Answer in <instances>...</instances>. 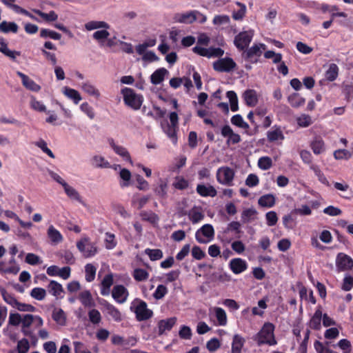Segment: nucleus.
I'll return each mask as SVG.
<instances>
[{
    "instance_id": "nucleus-61",
    "label": "nucleus",
    "mask_w": 353,
    "mask_h": 353,
    "mask_svg": "<svg viewBox=\"0 0 353 353\" xmlns=\"http://www.w3.org/2000/svg\"><path fill=\"white\" fill-rule=\"evenodd\" d=\"M265 59H273L274 63H281L282 61V54L281 53H276L272 50H268L264 53Z\"/></svg>"
},
{
    "instance_id": "nucleus-31",
    "label": "nucleus",
    "mask_w": 353,
    "mask_h": 353,
    "mask_svg": "<svg viewBox=\"0 0 353 353\" xmlns=\"http://www.w3.org/2000/svg\"><path fill=\"white\" fill-rule=\"evenodd\" d=\"M150 199V196L149 195L143 196L141 197H140L138 194L134 195L131 201L132 206L137 208V210H141L146 205Z\"/></svg>"
},
{
    "instance_id": "nucleus-6",
    "label": "nucleus",
    "mask_w": 353,
    "mask_h": 353,
    "mask_svg": "<svg viewBox=\"0 0 353 353\" xmlns=\"http://www.w3.org/2000/svg\"><path fill=\"white\" fill-rule=\"evenodd\" d=\"M236 68V63L230 57L221 58L213 63V68L219 72H230Z\"/></svg>"
},
{
    "instance_id": "nucleus-5",
    "label": "nucleus",
    "mask_w": 353,
    "mask_h": 353,
    "mask_svg": "<svg viewBox=\"0 0 353 353\" xmlns=\"http://www.w3.org/2000/svg\"><path fill=\"white\" fill-rule=\"evenodd\" d=\"M214 236V230L211 224L203 225L195 234V239L199 243H208Z\"/></svg>"
},
{
    "instance_id": "nucleus-23",
    "label": "nucleus",
    "mask_w": 353,
    "mask_h": 353,
    "mask_svg": "<svg viewBox=\"0 0 353 353\" xmlns=\"http://www.w3.org/2000/svg\"><path fill=\"white\" fill-rule=\"evenodd\" d=\"M189 219L192 223H197L202 221L205 215L202 212L201 207L194 206L188 214Z\"/></svg>"
},
{
    "instance_id": "nucleus-28",
    "label": "nucleus",
    "mask_w": 353,
    "mask_h": 353,
    "mask_svg": "<svg viewBox=\"0 0 353 353\" xmlns=\"http://www.w3.org/2000/svg\"><path fill=\"white\" fill-rule=\"evenodd\" d=\"M52 319L60 325L66 324V315L61 308L55 307L52 314Z\"/></svg>"
},
{
    "instance_id": "nucleus-53",
    "label": "nucleus",
    "mask_w": 353,
    "mask_h": 353,
    "mask_svg": "<svg viewBox=\"0 0 353 353\" xmlns=\"http://www.w3.org/2000/svg\"><path fill=\"white\" fill-rule=\"evenodd\" d=\"M96 268L90 264L88 263L85 266V280L88 282H92L94 281L96 274Z\"/></svg>"
},
{
    "instance_id": "nucleus-62",
    "label": "nucleus",
    "mask_w": 353,
    "mask_h": 353,
    "mask_svg": "<svg viewBox=\"0 0 353 353\" xmlns=\"http://www.w3.org/2000/svg\"><path fill=\"white\" fill-rule=\"evenodd\" d=\"M105 248L108 250H112L117 245V241H115V236L113 234L107 232L105 234Z\"/></svg>"
},
{
    "instance_id": "nucleus-30",
    "label": "nucleus",
    "mask_w": 353,
    "mask_h": 353,
    "mask_svg": "<svg viewBox=\"0 0 353 353\" xmlns=\"http://www.w3.org/2000/svg\"><path fill=\"white\" fill-rule=\"evenodd\" d=\"M276 198L272 194H267L261 196L258 201L260 206L264 208H272L275 205Z\"/></svg>"
},
{
    "instance_id": "nucleus-4",
    "label": "nucleus",
    "mask_w": 353,
    "mask_h": 353,
    "mask_svg": "<svg viewBox=\"0 0 353 353\" xmlns=\"http://www.w3.org/2000/svg\"><path fill=\"white\" fill-rule=\"evenodd\" d=\"M133 312L135 314L136 319L138 321H144L151 319L153 315V311L148 307V304L145 301L136 299L134 302Z\"/></svg>"
},
{
    "instance_id": "nucleus-48",
    "label": "nucleus",
    "mask_w": 353,
    "mask_h": 353,
    "mask_svg": "<svg viewBox=\"0 0 353 353\" xmlns=\"http://www.w3.org/2000/svg\"><path fill=\"white\" fill-rule=\"evenodd\" d=\"M231 123L232 125L239 128L247 130L250 128L249 125L244 121L241 114H235L231 118Z\"/></svg>"
},
{
    "instance_id": "nucleus-16",
    "label": "nucleus",
    "mask_w": 353,
    "mask_h": 353,
    "mask_svg": "<svg viewBox=\"0 0 353 353\" xmlns=\"http://www.w3.org/2000/svg\"><path fill=\"white\" fill-rule=\"evenodd\" d=\"M101 304L103 306L106 312L110 315L112 319L116 322H120L122 320L121 312L112 304L108 302L106 300L103 299Z\"/></svg>"
},
{
    "instance_id": "nucleus-63",
    "label": "nucleus",
    "mask_w": 353,
    "mask_h": 353,
    "mask_svg": "<svg viewBox=\"0 0 353 353\" xmlns=\"http://www.w3.org/2000/svg\"><path fill=\"white\" fill-rule=\"evenodd\" d=\"M168 288L164 285H159L153 293V296L155 299L159 300L163 298L168 293Z\"/></svg>"
},
{
    "instance_id": "nucleus-36",
    "label": "nucleus",
    "mask_w": 353,
    "mask_h": 353,
    "mask_svg": "<svg viewBox=\"0 0 353 353\" xmlns=\"http://www.w3.org/2000/svg\"><path fill=\"white\" fill-rule=\"evenodd\" d=\"M85 28L88 31L99 28L109 29L110 25L103 21H90L85 24Z\"/></svg>"
},
{
    "instance_id": "nucleus-60",
    "label": "nucleus",
    "mask_w": 353,
    "mask_h": 353,
    "mask_svg": "<svg viewBox=\"0 0 353 353\" xmlns=\"http://www.w3.org/2000/svg\"><path fill=\"white\" fill-rule=\"evenodd\" d=\"M30 107L34 110L43 112L46 111V107L42 102L37 101L34 97H31Z\"/></svg>"
},
{
    "instance_id": "nucleus-34",
    "label": "nucleus",
    "mask_w": 353,
    "mask_h": 353,
    "mask_svg": "<svg viewBox=\"0 0 353 353\" xmlns=\"http://www.w3.org/2000/svg\"><path fill=\"white\" fill-rule=\"evenodd\" d=\"M48 236L53 243H59L63 241V236L61 232L53 225H50L48 229Z\"/></svg>"
},
{
    "instance_id": "nucleus-50",
    "label": "nucleus",
    "mask_w": 353,
    "mask_h": 353,
    "mask_svg": "<svg viewBox=\"0 0 353 353\" xmlns=\"http://www.w3.org/2000/svg\"><path fill=\"white\" fill-rule=\"evenodd\" d=\"M145 253L151 261H157L163 257V252L159 249L147 248L145 250Z\"/></svg>"
},
{
    "instance_id": "nucleus-42",
    "label": "nucleus",
    "mask_w": 353,
    "mask_h": 353,
    "mask_svg": "<svg viewBox=\"0 0 353 353\" xmlns=\"http://www.w3.org/2000/svg\"><path fill=\"white\" fill-rule=\"evenodd\" d=\"M110 36V32L106 30H101L94 32L92 38L97 41L101 46H104V40Z\"/></svg>"
},
{
    "instance_id": "nucleus-3",
    "label": "nucleus",
    "mask_w": 353,
    "mask_h": 353,
    "mask_svg": "<svg viewBox=\"0 0 353 353\" xmlns=\"http://www.w3.org/2000/svg\"><path fill=\"white\" fill-rule=\"evenodd\" d=\"M175 22L191 24L196 21L203 23L206 21L207 17L198 10H191L184 13H176L174 16Z\"/></svg>"
},
{
    "instance_id": "nucleus-2",
    "label": "nucleus",
    "mask_w": 353,
    "mask_h": 353,
    "mask_svg": "<svg viewBox=\"0 0 353 353\" xmlns=\"http://www.w3.org/2000/svg\"><path fill=\"white\" fill-rule=\"evenodd\" d=\"M125 104L134 110H139L143 102V97L137 94L134 90L130 88H124L121 90Z\"/></svg>"
},
{
    "instance_id": "nucleus-59",
    "label": "nucleus",
    "mask_w": 353,
    "mask_h": 353,
    "mask_svg": "<svg viewBox=\"0 0 353 353\" xmlns=\"http://www.w3.org/2000/svg\"><path fill=\"white\" fill-rule=\"evenodd\" d=\"M296 121L297 124L301 128H307L312 123L311 117L305 114L298 117Z\"/></svg>"
},
{
    "instance_id": "nucleus-32",
    "label": "nucleus",
    "mask_w": 353,
    "mask_h": 353,
    "mask_svg": "<svg viewBox=\"0 0 353 353\" xmlns=\"http://www.w3.org/2000/svg\"><path fill=\"white\" fill-rule=\"evenodd\" d=\"M178 128L179 126L172 125L169 123H167L166 125L163 127V132L171 139L174 144H176L177 143L176 130Z\"/></svg>"
},
{
    "instance_id": "nucleus-40",
    "label": "nucleus",
    "mask_w": 353,
    "mask_h": 353,
    "mask_svg": "<svg viewBox=\"0 0 353 353\" xmlns=\"http://www.w3.org/2000/svg\"><path fill=\"white\" fill-rule=\"evenodd\" d=\"M339 75V67L335 63H331L329 68L325 73V77L329 81H333L336 79Z\"/></svg>"
},
{
    "instance_id": "nucleus-43",
    "label": "nucleus",
    "mask_w": 353,
    "mask_h": 353,
    "mask_svg": "<svg viewBox=\"0 0 353 353\" xmlns=\"http://www.w3.org/2000/svg\"><path fill=\"white\" fill-rule=\"evenodd\" d=\"M226 96L229 99L231 110L232 112L237 111L239 110V104L236 93L232 90L228 91Z\"/></svg>"
},
{
    "instance_id": "nucleus-54",
    "label": "nucleus",
    "mask_w": 353,
    "mask_h": 353,
    "mask_svg": "<svg viewBox=\"0 0 353 353\" xmlns=\"http://www.w3.org/2000/svg\"><path fill=\"white\" fill-rule=\"evenodd\" d=\"M30 296L38 301H42L46 296V290L42 288H34L30 292Z\"/></svg>"
},
{
    "instance_id": "nucleus-52",
    "label": "nucleus",
    "mask_w": 353,
    "mask_h": 353,
    "mask_svg": "<svg viewBox=\"0 0 353 353\" xmlns=\"http://www.w3.org/2000/svg\"><path fill=\"white\" fill-rule=\"evenodd\" d=\"M133 277L137 281H143L148 279L149 273L144 269L137 268L134 270Z\"/></svg>"
},
{
    "instance_id": "nucleus-38",
    "label": "nucleus",
    "mask_w": 353,
    "mask_h": 353,
    "mask_svg": "<svg viewBox=\"0 0 353 353\" xmlns=\"http://www.w3.org/2000/svg\"><path fill=\"white\" fill-rule=\"evenodd\" d=\"M63 94L69 99H72L75 104H78L82 99L79 92L72 88L64 87Z\"/></svg>"
},
{
    "instance_id": "nucleus-19",
    "label": "nucleus",
    "mask_w": 353,
    "mask_h": 353,
    "mask_svg": "<svg viewBox=\"0 0 353 353\" xmlns=\"http://www.w3.org/2000/svg\"><path fill=\"white\" fill-rule=\"evenodd\" d=\"M310 146L312 152L318 155L323 153L325 151V144L323 139L319 137H315L311 141Z\"/></svg>"
},
{
    "instance_id": "nucleus-24",
    "label": "nucleus",
    "mask_w": 353,
    "mask_h": 353,
    "mask_svg": "<svg viewBox=\"0 0 353 353\" xmlns=\"http://www.w3.org/2000/svg\"><path fill=\"white\" fill-rule=\"evenodd\" d=\"M245 343V339L240 334H234L232 339L230 353H241V350Z\"/></svg>"
},
{
    "instance_id": "nucleus-1",
    "label": "nucleus",
    "mask_w": 353,
    "mask_h": 353,
    "mask_svg": "<svg viewBox=\"0 0 353 353\" xmlns=\"http://www.w3.org/2000/svg\"><path fill=\"white\" fill-rule=\"evenodd\" d=\"M275 325L270 322H265L261 330L253 336L252 339L258 346L268 345L274 346L277 344L274 335Z\"/></svg>"
},
{
    "instance_id": "nucleus-7",
    "label": "nucleus",
    "mask_w": 353,
    "mask_h": 353,
    "mask_svg": "<svg viewBox=\"0 0 353 353\" xmlns=\"http://www.w3.org/2000/svg\"><path fill=\"white\" fill-rule=\"evenodd\" d=\"M265 50L266 46L263 43L260 44H254L250 48H247L245 51L243 52L242 56L245 61H248L250 63H256L258 62V59H254V57H260L262 54V50Z\"/></svg>"
},
{
    "instance_id": "nucleus-18",
    "label": "nucleus",
    "mask_w": 353,
    "mask_h": 353,
    "mask_svg": "<svg viewBox=\"0 0 353 353\" xmlns=\"http://www.w3.org/2000/svg\"><path fill=\"white\" fill-rule=\"evenodd\" d=\"M196 190L203 197H214L217 194L216 190L211 185L206 186L203 184H198Z\"/></svg>"
},
{
    "instance_id": "nucleus-27",
    "label": "nucleus",
    "mask_w": 353,
    "mask_h": 353,
    "mask_svg": "<svg viewBox=\"0 0 353 353\" xmlns=\"http://www.w3.org/2000/svg\"><path fill=\"white\" fill-rule=\"evenodd\" d=\"M288 103L292 108H299L305 103V99L302 97L299 93L294 92L288 97Z\"/></svg>"
},
{
    "instance_id": "nucleus-47",
    "label": "nucleus",
    "mask_w": 353,
    "mask_h": 353,
    "mask_svg": "<svg viewBox=\"0 0 353 353\" xmlns=\"http://www.w3.org/2000/svg\"><path fill=\"white\" fill-rule=\"evenodd\" d=\"M63 188L68 197L78 201H81V196L79 192L74 188L70 186L68 183H65Z\"/></svg>"
},
{
    "instance_id": "nucleus-25",
    "label": "nucleus",
    "mask_w": 353,
    "mask_h": 353,
    "mask_svg": "<svg viewBox=\"0 0 353 353\" xmlns=\"http://www.w3.org/2000/svg\"><path fill=\"white\" fill-rule=\"evenodd\" d=\"M169 72L164 68L156 70L150 76V81L153 85L161 83L165 79V76Z\"/></svg>"
},
{
    "instance_id": "nucleus-14",
    "label": "nucleus",
    "mask_w": 353,
    "mask_h": 353,
    "mask_svg": "<svg viewBox=\"0 0 353 353\" xmlns=\"http://www.w3.org/2000/svg\"><path fill=\"white\" fill-rule=\"evenodd\" d=\"M128 291L123 285H117L114 286L112 291L113 299L119 303L125 302L128 296Z\"/></svg>"
},
{
    "instance_id": "nucleus-44",
    "label": "nucleus",
    "mask_w": 353,
    "mask_h": 353,
    "mask_svg": "<svg viewBox=\"0 0 353 353\" xmlns=\"http://www.w3.org/2000/svg\"><path fill=\"white\" fill-rule=\"evenodd\" d=\"M40 37L41 38H50L54 40H59L61 34L50 29L42 28L40 31Z\"/></svg>"
},
{
    "instance_id": "nucleus-8",
    "label": "nucleus",
    "mask_w": 353,
    "mask_h": 353,
    "mask_svg": "<svg viewBox=\"0 0 353 353\" xmlns=\"http://www.w3.org/2000/svg\"><path fill=\"white\" fill-rule=\"evenodd\" d=\"M253 33L251 31H243L234 37V43L239 50H245L252 41Z\"/></svg>"
},
{
    "instance_id": "nucleus-15",
    "label": "nucleus",
    "mask_w": 353,
    "mask_h": 353,
    "mask_svg": "<svg viewBox=\"0 0 353 353\" xmlns=\"http://www.w3.org/2000/svg\"><path fill=\"white\" fill-rule=\"evenodd\" d=\"M229 268L235 274H239L248 268L247 262L241 258L232 259L229 263Z\"/></svg>"
},
{
    "instance_id": "nucleus-37",
    "label": "nucleus",
    "mask_w": 353,
    "mask_h": 353,
    "mask_svg": "<svg viewBox=\"0 0 353 353\" xmlns=\"http://www.w3.org/2000/svg\"><path fill=\"white\" fill-rule=\"evenodd\" d=\"M1 1L8 8L13 10L16 13L23 14L27 16L31 15L28 11L22 8L19 6L14 4L16 0H1Z\"/></svg>"
},
{
    "instance_id": "nucleus-20",
    "label": "nucleus",
    "mask_w": 353,
    "mask_h": 353,
    "mask_svg": "<svg viewBox=\"0 0 353 353\" xmlns=\"http://www.w3.org/2000/svg\"><path fill=\"white\" fill-rule=\"evenodd\" d=\"M108 142L115 153L122 157L124 159V160L129 162H132L130 153L128 152L125 148L121 145H116L113 139H109Z\"/></svg>"
},
{
    "instance_id": "nucleus-35",
    "label": "nucleus",
    "mask_w": 353,
    "mask_h": 353,
    "mask_svg": "<svg viewBox=\"0 0 353 353\" xmlns=\"http://www.w3.org/2000/svg\"><path fill=\"white\" fill-rule=\"evenodd\" d=\"M19 30L18 25L14 22L3 21L0 23V32L7 34L9 32L17 33Z\"/></svg>"
},
{
    "instance_id": "nucleus-33",
    "label": "nucleus",
    "mask_w": 353,
    "mask_h": 353,
    "mask_svg": "<svg viewBox=\"0 0 353 353\" xmlns=\"http://www.w3.org/2000/svg\"><path fill=\"white\" fill-rule=\"evenodd\" d=\"M322 319V312L320 309L315 311L313 316L310 321V327L314 330H319L321 327V322Z\"/></svg>"
},
{
    "instance_id": "nucleus-46",
    "label": "nucleus",
    "mask_w": 353,
    "mask_h": 353,
    "mask_svg": "<svg viewBox=\"0 0 353 353\" xmlns=\"http://www.w3.org/2000/svg\"><path fill=\"white\" fill-rule=\"evenodd\" d=\"M121 179L123 181L120 183V186L121 188L128 187L130 185V180L131 179V172L129 170L126 168H123L121 170L119 173Z\"/></svg>"
},
{
    "instance_id": "nucleus-64",
    "label": "nucleus",
    "mask_w": 353,
    "mask_h": 353,
    "mask_svg": "<svg viewBox=\"0 0 353 353\" xmlns=\"http://www.w3.org/2000/svg\"><path fill=\"white\" fill-rule=\"evenodd\" d=\"M352 288H353V276L350 274H347L345 276V277L343 280L341 289L344 291L347 292V291L351 290Z\"/></svg>"
},
{
    "instance_id": "nucleus-41",
    "label": "nucleus",
    "mask_w": 353,
    "mask_h": 353,
    "mask_svg": "<svg viewBox=\"0 0 353 353\" xmlns=\"http://www.w3.org/2000/svg\"><path fill=\"white\" fill-rule=\"evenodd\" d=\"M214 313L218 325L221 326H225L227 324L228 319L225 310L221 307H214Z\"/></svg>"
},
{
    "instance_id": "nucleus-56",
    "label": "nucleus",
    "mask_w": 353,
    "mask_h": 353,
    "mask_svg": "<svg viewBox=\"0 0 353 353\" xmlns=\"http://www.w3.org/2000/svg\"><path fill=\"white\" fill-rule=\"evenodd\" d=\"M236 4L240 7V9L237 11H234L232 13V18L235 20H241L245 17L246 12V6L244 3L236 1Z\"/></svg>"
},
{
    "instance_id": "nucleus-57",
    "label": "nucleus",
    "mask_w": 353,
    "mask_h": 353,
    "mask_svg": "<svg viewBox=\"0 0 353 353\" xmlns=\"http://www.w3.org/2000/svg\"><path fill=\"white\" fill-rule=\"evenodd\" d=\"M272 165V159L269 157H262L258 161V166L263 170L270 169Z\"/></svg>"
},
{
    "instance_id": "nucleus-9",
    "label": "nucleus",
    "mask_w": 353,
    "mask_h": 353,
    "mask_svg": "<svg viewBox=\"0 0 353 353\" xmlns=\"http://www.w3.org/2000/svg\"><path fill=\"white\" fill-rule=\"evenodd\" d=\"M234 177V172L229 167H221L217 170L216 179L221 184L231 185Z\"/></svg>"
},
{
    "instance_id": "nucleus-12",
    "label": "nucleus",
    "mask_w": 353,
    "mask_h": 353,
    "mask_svg": "<svg viewBox=\"0 0 353 353\" xmlns=\"http://www.w3.org/2000/svg\"><path fill=\"white\" fill-rule=\"evenodd\" d=\"M17 75L21 78L22 85L24 88H26L27 90L38 92L41 90V86L37 84L34 80L30 79L28 75L25 74L24 73L17 71Z\"/></svg>"
},
{
    "instance_id": "nucleus-11",
    "label": "nucleus",
    "mask_w": 353,
    "mask_h": 353,
    "mask_svg": "<svg viewBox=\"0 0 353 353\" xmlns=\"http://www.w3.org/2000/svg\"><path fill=\"white\" fill-rule=\"evenodd\" d=\"M336 266L340 272L350 270L353 268V259L347 254L340 252L336 256Z\"/></svg>"
},
{
    "instance_id": "nucleus-22",
    "label": "nucleus",
    "mask_w": 353,
    "mask_h": 353,
    "mask_svg": "<svg viewBox=\"0 0 353 353\" xmlns=\"http://www.w3.org/2000/svg\"><path fill=\"white\" fill-rule=\"evenodd\" d=\"M114 283L112 274H106L101 283V294L103 296H108L110 294V287Z\"/></svg>"
},
{
    "instance_id": "nucleus-26",
    "label": "nucleus",
    "mask_w": 353,
    "mask_h": 353,
    "mask_svg": "<svg viewBox=\"0 0 353 353\" xmlns=\"http://www.w3.org/2000/svg\"><path fill=\"white\" fill-rule=\"evenodd\" d=\"M243 97L245 104L249 107H254L258 102L256 91L254 90H247L244 92Z\"/></svg>"
},
{
    "instance_id": "nucleus-51",
    "label": "nucleus",
    "mask_w": 353,
    "mask_h": 353,
    "mask_svg": "<svg viewBox=\"0 0 353 353\" xmlns=\"http://www.w3.org/2000/svg\"><path fill=\"white\" fill-rule=\"evenodd\" d=\"M229 231H234L236 238L241 237L242 231L241 230V224L238 221H232L228 225L227 228L225 230L224 233H227Z\"/></svg>"
},
{
    "instance_id": "nucleus-10",
    "label": "nucleus",
    "mask_w": 353,
    "mask_h": 353,
    "mask_svg": "<svg viewBox=\"0 0 353 353\" xmlns=\"http://www.w3.org/2000/svg\"><path fill=\"white\" fill-rule=\"evenodd\" d=\"M77 247L85 258L94 256L97 252V246L94 243L90 242L89 239H84L78 241Z\"/></svg>"
},
{
    "instance_id": "nucleus-39",
    "label": "nucleus",
    "mask_w": 353,
    "mask_h": 353,
    "mask_svg": "<svg viewBox=\"0 0 353 353\" xmlns=\"http://www.w3.org/2000/svg\"><path fill=\"white\" fill-rule=\"evenodd\" d=\"M0 293L3 301L14 307L17 303V300L13 294L9 293L5 288H0Z\"/></svg>"
},
{
    "instance_id": "nucleus-13",
    "label": "nucleus",
    "mask_w": 353,
    "mask_h": 353,
    "mask_svg": "<svg viewBox=\"0 0 353 353\" xmlns=\"http://www.w3.org/2000/svg\"><path fill=\"white\" fill-rule=\"evenodd\" d=\"M221 134L224 137H228L226 143L230 145V144L239 143L241 141V136L239 134L234 132L232 129L228 125L223 126L221 128Z\"/></svg>"
},
{
    "instance_id": "nucleus-55",
    "label": "nucleus",
    "mask_w": 353,
    "mask_h": 353,
    "mask_svg": "<svg viewBox=\"0 0 353 353\" xmlns=\"http://www.w3.org/2000/svg\"><path fill=\"white\" fill-rule=\"evenodd\" d=\"M333 156L336 160H347L351 158L352 154L345 149H339L334 152Z\"/></svg>"
},
{
    "instance_id": "nucleus-58",
    "label": "nucleus",
    "mask_w": 353,
    "mask_h": 353,
    "mask_svg": "<svg viewBox=\"0 0 353 353\" xmlns=\"http://www.w3.org/2000/svg\"><path fill=\"white\" fill-rule=\"evenodd\" d=\"M30 349V343L27 339L23 338L19 340L17 345L18 353H27Z\"/></svg>"
},
{
    "instance_id": "nucleus-21",
    "label": "nucleus",
    "mask_w": 353,
    "mask_h": 353,
    "mask_svg": "<svg viewBox=\"0 0 353 353\" xmlns=\"http://www.w3.org/2000/svg\"><path fill=\"white\" fill-rule=\"evenodd\" d=\"M48 292L57 298H63L62 293H64V290L62 285L56 281L52 280L50 281L47 286Z\"/></svg>"
},
{
    "instance_id": "nucleus-49",
    "label": "nucleus",
    "mask_w": 353,
    "mask_h": 353,
    "mask_svg": "<svg viewBox=\"0 0 353 353\" xmlns=\"http://www.w3.org/2000/svg\"><path fill=\"white\" fill-rule=\"evenodd\" d=\"M82 90L89 95L94 96L97 99L100 97L99 91L90 83H84L81 85Z\"/></svg>"
},
{
    "instance_id": "nucleus-45",
    "label": "nucleus",
    "mask_w": 353,
    "mask_h": 353,
    "mask_svg": "<svg viewBox=\"0 0 353 353\" xmlns=\"http://www.w3.org/2000/svg\"><path fill=\"white\" fill-rule=\"evenodd\" d=\"M267 138L270 142H274L277 140H283L284 136L280 128L270 130L267 132Z\"/></svg>"
},
{
    "instance_id": "nucleus-29",
    "label": "nucleus",
    "mask_w": 353,
    "mask_h": 353,
    "mask_svg": "<svg viewBox=\"0 0 353 353\" xmlns=\"http://www.w3.org/2000/svg\"><path fill=\"white\" fill-rule=\"evenodd\" d=\"M79 299L85 307L94 306V302L89 290H84L79 294Z\"/></svg>"
},
{
    "instance_id": "nucleus-17",
    "label": "nucleus",
    "mask_w": 353,
    "mask_h": 353,
    "mask_svg": "<svg viewBox=\"0 0 353 353\" xmlns=\"http://www.w3.org/2000/svg\"><path fill=\"white\" fill-rule=\"evenodd\" d=\"M176 322V317L160 320L158 323L159 335H162L165 331L171 330Z\"/></svg>"
}]
</instances>
